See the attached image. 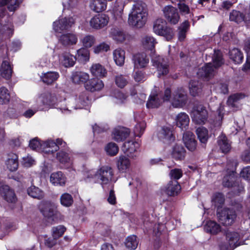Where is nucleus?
Returning <instances> with one entry per match:
<instances>
[{"instance_id": "f257e3e1", "label": "nucleus", "mask_w": 250, "mask_h": 250, "mask_svg": "<svg viewBox=\"0 0 250 250\" xmlns=\"http://www.w3.org/2000/svg\"><path fill=\"white\" fill-rule=\"evenodd\" d=\"M157 43L155 39L150 36H146L142 39L144 48L150 51L152 65L157 70L159 77L167 75L169 72V65L167 59L155 53L154 47Z\"/></svg>"}, {"instance_id": "f03ea898", "label": "nucleus", "mask_w": 250, "mask_h": 250, "mask_svg": "<svg viewBox=\"0 0 250 250\" xmlns=\"http://www.w3.org/2000/svg\"><path fill=\"white\" fill-rule=\"evenodd\" d=\"M85 180L86 182H98L104 187L111 182H115L114 179V171L111 167L104 166L98 169L96 172L90 171L86 175Z\"/></svg>"}, {"instance_id": "7ed1b4c3", "label": "nucleus", "mask_w": 250, "mask_h": 250, "mask_svg": "<svg viewBox=\"0 0 250 250\" xmlns=\"http://www.w3.org/2000/svg\"><path fill=\"white\" fill-rule=\"evenodd\" d=\"M147 10L145 3L140 1L134 4L129 14L128 24L131 26L141 28L147 20Z\"/></svg>"}, {"instance_id": "20e7f679", "label": "nucleus", "mask_w": 250, "mask_h": 250, "mask_svg": "<svg viewBox=\"0 0 250 250\" xmlns=\"http://www.w3.org/2000/svg\"><path fill=\"white\" fill-rule=\"evenodd\" d=\"M212 57L213 63L208 62L204 66V81H208L214 77L217 69L224 62L222 53L220 50H214Z\"/></svg>"}, {"instance_id": "39448f33", "label": "nucleus", "mask_w": 250, "mask_h": 250, "mask_svg": "<svg viewBox=\"0 0 250 250\" xmlns=\"http://www.w3.org/2000/svg\"><path fill=\"white\" fill-rule=\"evenodd\" d=\"M191 116L193 123L195 124L196 133L198 139L203 142V105L201 104H195L192 111Z\"/></svg>"}, {"instance_id": "423d86ee", "label": "nucleus", "mask_w": 250, "mask_h": 250, "mask_svg": "<svg viewBox=\"0 0 250 250\" xmlns=\"http://www.w3.org/2000/svg\"><path fill=\"white\" fill-rule=\"evenodd\" d=\"M153 29L156 34L164 37L167 41L170 40L174 35L172 29L168 27L162 19H158L154 21Z\"/></svg>"}, {"instance_id": "0eeeda50", "label": "nucleus", "mask_w": 250, "mask_h": 250, "mask_svg": "<svg viewBox=\"0 0 250 250\" xmlns=\"http://www.w3.org/2000/svg\"><path fill=\"white\" fill-rule=\"evenodd\" d=\"M219 222L225 226H231L235 221L237 214L234 209L225 208L217 212Z\"/></svg>"}, {"instance_id": "6e6552de", "label": "nucleus", "mask_w": 250, "mask_h": 250, "mask_svg": "<svg viewBox=\"0 0 250 250\" xmlns=\"http://www.w3.org/2000/svg\"><path fill=\"white\" fill-rule=\"evenodd\" d=\"M239 178L235 175V173L232 171L229 175L225 176L223 180V185L224 187L233 188L234 194H238L244 189V187L240 183Z\"/></svg>"}, {"instance_id": "1a4fd4ad", "label": "nucleus", "mask_w": 250, "mask_h": 250, "mask_svg": "<svg viewBox=\"0 0 250 250\" xmlns=\"http://www.w3.org/2000/svg\"><path fill=\"white\" fill-rule=\"evenodd\" d=\"M187 95L183 88H178L173 94L171 99L172 106L176 108H181L187 103Z\"/></svg>"}, {"instance_id": "9d476101", "label": "nucleus", "mask_w": 250, "mask_h": 250, "mask_svg": "<svg viewBox=\"0 0 250 250\" xmlns=\"http://www.w3.org/2000/svg\"><path fill=\"white\" fill-rule=\"evenodd\" d=\"M164 17L168 22L171 24H177L179 20L180 16L178 10L171 5H167L162 10Z\"/></svg>"}, {"instance_id": "9b49d317", "label": "nucleus", "mask_w": 250, "mask_h": 250, "mask_svg": "<svg viewBox=\"0 0 250 250\" xmlns=\"http://www.w3.org/2000/svg\"><path fill=\"white\" fill-rule=\"evenodd\" d=\"M109 22V17L104 14L95 15L89 21L91 27L95 29H100L107 25Z\"/></svg>"}, {"instance_id": "f8f14e48", "label": "nucleus", "mask_w": 250, "mask_h": 250, "mask_svg": "<svg viewBox=\"0 0 250 250\" xmlns=\"http://www.w3.org/2000/svg\"><path fill=\"white\" fill-rule=\"evenodd\" d=\"M74 24V20L72 17L62 18L54 22L53 28L56 32H61L70 29Z\"/></svg>"}, {"instance_id": "ddd939ff", "label": "nucleus", "mask_w": 250, "mask_h": 250, "mask_svg": "<svg viewBox=\"0 0 250 250\" xmlns=\"http://www.w3.org/2000/svg\"><path fill=\"white\" fill-rule=\"evenodd\" d=\"M78 41V36L74 33H66L62 34L59 38V42L65 47H69L77 44Z\"/></svg>"}, {"instance_id": "4468645a", "label": "nucleus", "mask_w": 250, "mask_h": 250, "mask_svg": "<svg viewBox=\"0 0 250 250\" xmlns=\"http://www.w3.org/2000/svg\"><path fill=\"white\" fill-rule=\"evenodd\" d=\"M40 210L43 215L47 218H52L57 215V207L54 203L46 202L40 208Z\"/></svg>"}, {"instance_id": "2eb2a0df", "label": "nucleus", "mask_w": 250, "mask_h": 250, "mask_svg": "<svg viewBox=\"0 0 250 250\" xmlns=\"http://www.w3.org/2000/svg\"><path fill=\"white\" fill-rule=\"evenodd\" d=\"M158 91L159 88L158 87L154 88L146 103L147 108L158 107L162 104L163 100Z\"/></svg>"}, {"instance_id": "dca6fc26", "label": "nucleus", "mask_w": 250, "mask_h": 250, "mask_svg": "<svg viewBox=\"0 0 250 250\" xmlns=\"http://www.w3.org/2000/svg\"><path fill=\"white\" fill-rule=\"evenodd\" d=\"M76 58L70 52L65 51L59 55V61L64 67L73 66L76 62Z\"/></svg>"}, {"instance_id": "f3484780", "label": "nucleus", "mask_w": 250, "mask_h": 250, "mask_svg": "<svg viewBox=\"0 0 250 250\" xmlns=\"http://www.w3.org/2000/svg\"><path fill=\"white\" fill-rule=\"evenodd\" d=\"M134 67L142 68L146 67L149 62V58L145 53H137L133 57Z\"/></svg>"}, {"instance_id": "a211bd4d", "label": "nucleus", "mask_w": 250, "mask_h": 250, "mask_svg": "<svg viewBox=\"0 0 250 250\" xmlns=\"http://www.w3.org/2000/svg\"><path fill=\"white\" fill-rule=\"evenodd\" d=\"M159 139L166 144H169L174 140V137L171 129L167 127H164L158 133Z\"/></svg>"}, {"instance_id": "6ab92c4d", "label": "nucleus", "mask_w": 250, "mask_h": 250, "mask_svg": "<svg viewBox=\"0 0 250 250\" xmlns=\"http://www.w3.org/2000/svg\"><path fill=\"white\" fill-rule=\"evenodd\" d=\"M129 130L124 127L115 128L112 132L113 139L117 142L125 140L129 135Z\"/></svg>"}, {"instance_id": "aec40b11", "label": "nucleus", "mask_w": 250, "mask_h": 250, "mask_svg": "<svg viewBox=\"0 0 250 250\" xmlns=\"http://www.w3.org/2000/svg\"><path fill=\"white\" fill-rule=\"evenodd\" d=\"M41 149L45 153L52 154L58 151L59 147L55 144V141L48 139L42 143Z\"/></svg>"}, {"instance_id": "412c9836", "label": "nucleus", "mask_w": 250, "mask_h": 250, "mask_svg": "<svg viewBox=\"0 0 250 250\" xmlns=\"http://www.w3.org/2000/svg\"><path fill=\"white\" fill-rule=\"evenodd\" d=\"M183 140L186 147L190 151H193L196 148V142L193 133L187 131L183 134Z\"/></svg>"}, {"instance_id": "4be33fe9", "label": "nucleus", "mask_w": 250, "mask_h": 250, "mask_svg": "<svg viewBox=\"0 0 250 250\" xmlns=\"http://www.w3.org/2000/svg\"><path fill=\"white\" fill-rule=\"evenodd\" d=\"M89 7L93 12H101L106 9L107 2L104 0H89Z\"/></svg>"}, {"instance_id": "5701e85b", "label": "nucleus", "mask_w": 250, "mask_h": 250, "mask_svg": "<svg viewBox=\"0 0 250 250\" xmlns=\"http://www.w3.org/2000/svg\"><path fill=\"white\" fill-rule=\"evenodd\" d=\"M175 122L178 127L182 130H186L189 125V118L186 113L181 112L176 116Z\"/></svg>"}, {"instance_id": "b1692460", "label": "nucleus", "mask_w": 250, "mask_h": 250, "mask_svg": "<svg viewBox=\"0 0 250 250\" xmlns=\"http://www.w3.org/2000/svg\"><path fill=\"white\" fill-rule=\"evenodd\" d=\"M50 181L54 186H63L65 184L66 177L61 171H57L51 174Z\"/></svg>"}, {"instance_id": "393cba45", "label": "nucleus", "mask_w": 250, "mask_h": 250, "mask_svg": "<svg viewBox=\"0 0 250 250\" xmlns=\"http://www.w3.org/2000/svg\"><path fill=\"white\" fill-rule=\"evenodd\" d=\"M2 20L0 19V39L8 38L13 34V25L10 22L2 24Z\"/></svg>"}, {"instance_id": "a878e982", "label": "nucleus", "mask_w": 250, "mask_h": 250, "mask_svg": "<svg viewBox=\"0 0 250 250\" xmlns=\"http://www.w3.org/2000/svg\"><path fill=\"white\" fill-rule=\"evenodd\" d=\"M125 6L124 3L122 0H118L114 3L111 12L116 20L122 19Z\"/></svg>"}, {"instance_id": "bb28decb", "label": "nucleus", "mask_w": 250, "mask_h": 250, "mask_svg": "<svg viewBox=\"0 0 250 250\" xmlns=\"http://www.w3.org/2000/svg\"><path fill=\"white\" fill-rule=\"evenodd\" d=\"M217 143L220 150L223 153H227L230 151L231 149L230 143L224 134L222 133L218 137Z\"/></svg>"}, {"instance_id": "cd10ccee", "label": "nucleus", "mask_w": 250, "mask_h": 250, "mask_svg": "<svg viewBox=\"0 0 250 250\" xmlns=\"http://www.w3.org/2000/svg\"><path fill=\"white\" fill-rule=\"evenodd\" d=\"M181 190V186L177 181H170L166 187L165 191L169 196L177 195Z\"/></svg>"}, {"instance_id": "c85d7f7f", "label": "nucleus", "mask_w": 250, "mask_h": 250, "mask_svg": "<svg viewBox=\"0 0 250 250\" xmlns=\"http://www.w3.org/2000/svg\"><path fill=\"white\" fill-rule=\"evenodd\" d=\"M104 85L103 82L97 79H92L89 80L85 84V88L91 92L101 90Z\"/></svg>"}, {"instance_id": "c756f323", "label": "nucleus", "mask_w": 250, "mask_h": 250, "mask_svg": "<svg viewBox=\"0 0 250 250\" xmlns=\"http://www.w3.org/2000/svg\"><path fill=\"white\" fill-rule=\"evenodd\" d=\"M73 103L75 104L74 109H81L83 108L88 104V98L85 92L81 93L78 97H76L73 100Z\"/></svg>"}, {"instance_id": "7c9ffc66", "label": "nucleus", "mask_w": 250, "mask_h": 250, "mask_svg": "<svg viewBox=\"0 0 250 250\" xmlns=\"http://www.w3.org/2000/svg\"><path fill=\"white\" fill-rule=\"evenodd\" d=\"M130 167L129 159L125 156H120L117 158V167L120 172H125Z\"/></svg>"}, {"instance_id": "2f4dec72", "label": "nucleus", "mask_w": 250, "mask_h": 250, "mask_svg": "<svg viewBox=\"0 0 250 250\" xmlns=\"http://www.w3.org/2000/svg\"><path fill=\"white\" fill-rule=\"evenodd\" d=\"M71 79L73 82L75 83H83L89 80V75L84 72L76 71L72 73Z\"/></svg>"}, {"instance_id": "473e14b6", "label": "nucleus", "mask_w": 250, "mask_h": 250, "mask_svg": "<svg viewBox=\"0 0 250 250\" xmlns=\"http://www.w3.org/2000/svg\"><path fill=\"white\" fill-rule=\"evenodd\" d=\"M109 36L117 42H122L125 41L126 35L120 29L117 27L111 28L109 32Z\"/></svg>"}, {"instance_id": "72a5a7b5", "label": "nucleus", "mask_w": 250, "mask_h": 250, "mask_svg": "<svg viewBox=\"0 0 250 250\" xmlns=\"http://www.w3.org/2000/svg\"><path fill=\"white\" fill-rule=\"evenodd\" d=\"M96 42L95 37L90 34L84 35L80 38V42L83 47L89 48L93 46Z\"/></svg>"}, {"instance_id": "f704fd0d", "label": "nucleus", "mask_w": 250, "mask_h": 250, "mask_svg": "<svg viewBox=\"0 0 250 250\" xmlns=\"http://www.w3.org/2000/svg\"><path fill=\"white\" fill-rule=\"evenodd\" d=\"M18 157L15 153H10L8 155L6 162V165L9 170L13 171L17 169L18 167Z\"/></svg>"}, {"instance_id": "c9c22d12", "label": "nucleus", "mask_w": 250, "mask_h": 250, "mask_svg": "<svg viewBox=\"0 0 250 250\" xmlns=\"http://www.w3.org/2000/svg\"><path fill=\"white\" fill-rule=\"evenodd\" d=\"M140 146L138 142L133 141L126 142L124 143L123 149L128 155L131 156V154L135 152Z\"/></svg>"}, {"instance_id": "e433bc0d", "label": "nucleus", "mask_w": 250, "mask_h": 250, "mask_svg": "<svg viewBox=\"0 0 250 250\" xmlns=\"http://www.w3.org/2000/svg\"><path fill=\"white\" fill-rule=\"evenodd\" d=\"M227 239L229 241L230 249H234L240 245L238 241L240 239L239 234L236 232H229L226 234Z\"/></svg>"}, {"instance_id": "4c0bfd02", "label": "nucleus", "mask_w": 250, "mask_h": 250, "mask_svg": "<svg viewBox=\"0 0 250 250\" xmlns=\"http://www.w3.org/2000/svg\"><path fill=\"white\" fill-rule=\"evenodd\" d=\"M51 96L48 94H43L39 96L36 99V104L38 106V109H43V106L47 105H51L50 101Z\"/></svg>"}, {"instance_id": "58836bf2", "label": "nucleus", "mask_w": 250, "mask_h": 250, "mask_svg": "<svg viewBox=\"0 0 250 250\" xmlns=\"http://www.w3.org/2000/svg\"><path fill=\"white\" fill-rule=\"evenodd\" d=\"M0 75L6 79H9L12 74V69L8 61H3L0 69Z\"/></svg>"}, {"instance_id": "ea45409f", "label": "nucleus", "mask_w": 250, "mask_h": 250, "mask_svg": "<svg viewBox=\"0 0 250 250\" xmlns=\"http://www.w3.org/2000/svg\"><path fill=\"white\" fill-rule=\"evenodd\" d=\"M113 59L116 64L122 66L124 64L125 60V51L121 48H117L113 52Z\"/></svg>"}, {"instance_id": "a19ab883", "label": "nucleus", "mask_w": 250, "mask_h": 250, "mask_svg": "<svg viewBox=\"0 0 250 250\" xmlns=\"http://www.w3.org/2000/svg\"><path fill=\"white\" fill-rule=\"evenodd\" d=\"M204 230L207 232L216 234L221 231L220 226L213 221H207L204 226Z\"/></svg>"}, {"instance_id": "79ce46f5", "label": "nucleus", "mask_w": 250, "mask_h": 250, "mask_svg": "<svg viewBox=\"0 0 250 250\" xmlns=\"http://www.w3.org/2000/svg\"><path fill=\"white\" fill-rule=\"evenodd\" d=\"M3 189V196L4 199L9 203H15L17 199L14 191L7 186H4Z\"/></svg>"}, {"instance_id": "37998d69", "label": "nucleus", "mask_w": 250, "mask_h": 250, "mask_svg": "<svg viewBox=\"0 0 250 250\" xmlns=\"http://www.w3.org/2000/svg\"><path fill=\"white\" fill-rule=\"evenodd\" d=\"M90 72L93 76L96 77H103L106 73L104 67L100 63L93 64L90 67Z\"/></svg>"}, {"instance_id": "c03bdc74", "label": "nucleus", "mask_w": 250, "mask_h": 250, "mask_svg": "<svg viewBox=\"0 0 250 250\" xmlns=\"http://www.w3.org/2000/svg\"><path fill=\"white\" fill-rule=\"evenodd\" d=\"M59 77V74L56 72H47L42 76L41 78L43 83L51 84L56 81Z\"/></svg>"}, {"instance_id": "a18cd8bd", "label": "nucleus", "mask_w": 250, "mask_h": 250, "mask_svg": "<svg viewBox=\"0 0 250 250\" xmlns=\"http://www.w3.org/2000/svg\"><path fill=\"white\" fill-rule=\"evenodd\" d=\"M229 58L236 63H240L243 60L242 52L237 48H233L229 52Z\"/></svg>"}, {"instance_id": "49530a36", "label": "nucleus", "mask_w": 250, "mask_h": 250, "mask_svg": "<svg viewBox=\"0 0 250 250\" xmlns=\"http://www.w3.org/2000/svg\"><path fill=\"white\" fill-rule=\"evenodd\" d=\"M27 191L29 196L34 198L41 199L44 196L43 192L39 188L34 186L29 187L27 189Z\"/></svg>"}, {"instance_id": "de8ad7c7", "label": "nucleus", "mask_w": 250, "mask_h": 250, "mask_svg": "<svg viewBox=\"0 0 250 250\" xmlns=\"http://www.w3.org/2000/svg\"><path fill=\"white\" fill-rule=\"evenodd\" d=\"M185 150L181 145H176L173 149L172 152V157L177 160H182L185 157Z\"/></svg>"}, {"instance_id": "09e8293b", "label": "nucleus", "mask_w": 250, "mask_h": 250, "mask_svg": "<svg viewBox=\"0 0 250 250\" xmlns=\"http://www.w3.org/2000/svg\"><path fill=\"white\" fill-rule=\"evenodd\" d=\"M244 15L239 11L233 10L229 14V20L238 23L244 21Z\"/></svg>"}, {"instance_id": "8fccbe9b", "label": "nucleus", "mask_w": 250, "mask_h": 250, "mask_svg": "<svg viewBox=\"0 0 250 250\" xmlns=\"http://www.w3.org/2000/svg\"><path fill=\"white\" fill-rule=\"evenodd\" d=\"M57 159L62 164H71L72 161L68 154L63 151H60L57 153Z\"/></svg>"}, {"instance_id": "3c124183", "label": "nucleus", "mask_w": 250, "mask_h": 250, "mask_svg": "<svg viewBox=\"0 0 250 250\" xmlns=\"http://www.w3.org/2000/svg\"><path fill=\"white\" fill-rule=\"evenodd\" d=\"M88 48L82 47L77 51L78 59L82 62H87L89 60V51Z\"/></svg>"}, {"instance_id": "603ef678", "label": "nucleus", "mask_w": 250, "mask_h": 250, "mask_svg": "<svg viewBox=\"0 0 250 250\" xmlns=\"http://www.w3.org/2000/svg\"><path fill=\"white\" fill-rule=\"evenodd\" d=\"M10 94L8 90L5 87L0 88V104H7L10 100Z\"/></svg>"}, {"instance_id": "864d4df0", "label": "nucleus", "mask_w": 250, "mask_h": 250, "mask_svg": "<svg viewBox=\"0 0 250 250\" xmlns=\"http://www.w3.org/2000/svg\"><path fill=\"white\" fill-rule=\"evenodd\" d=\"M60 202L63 206L69 207L72 205L73 203V199L70 194L67 193H65L61 196Z\"/></svg>"}, {"instance_id": "5fc2aeb1", "label": "nucleus", "mask_w": 250, "mask_h": 250, "mask_svg": "<svg viewBox=\"0 0 250 250\" xmlns=\"http://www.w3.org/2000/svg\"><path fill=\"white\" fill-rule=\"evenodd\" d=\"M138 241L137 240L136 236L131 235L128 236L125 242V246L130 250H135L137 247Z\"/></svg>"}, {"instance_id": "6e6d98bb", "label": "nucleus", "mask_w": 250, "mask_h": 250, "mask_svg": "<svg viewBox=\"0 0 250 250\" xmlns=\"http://www.w3.org/2000/svg\"><path fill=\"white\" fill-rule=\"evenodd\" d=\"M244 49L248 55V58L246 63L243 67V69L247 70L250 69V37L245 41Z\"/></svg>"}, {"instance_id": "4d7b16f0", "label": "nucleus", "mask_w": 250, "mask_h": 250, "mask_svg": "<svg viewBox=\"0 0 250 250\" xmlns=\"http://www.w3.org/2000/svg\"><path fill=\"white\" fill-rule=\"evenodd\" d=\"M212 200L215 206L221 208L225 202V196L222 193H216L213 195Z\"/></svg>"}, {"instance_id": "13d9d810", "label": "nucleus", "mask_w": 250, "mask_h": 250, "mask_svg": "<svg viewBox=\"0 0 250 250\" xmlns=\"http://www.w3.org/2000/svg\"><path fill=\"white\" fill-rule=\"evenodd\" d=\"M126 96L120 91H116L112 98V101L116 104H121L125 101Z\"/></svg>"}, {"instance_id": "bf43d9fd", "label": "nucleus", "mask_w": 250, "mask_h": 250, "mask_svg": "<svg viewBox=\"0 0 250 250\" xmlns=\"http://www.w3.org/2000/svg\"><path fill=\"white\" fill-rule=\"evenodd\" d=\"M107 153L110 156L116 155L119 151V148L115 143H110L105 147Z\"/></svg>"}, {"instance_id": "052dcab7", "label": "nucleus", "mask_w": 250, "mask_h": 250, "mask_svg": "<svg viewBox=\"0 0 250 250\" xmlns=\"http://www.w3.org/2000/svg\"><path fill=\"white\" fill-rule=\"evenodd\" d=\"M66 228L63 226L60 225L54 227L52 229V236L57 239L62 236Z\"/></svg>"}, {"instance_id": "680f3d73", "label": "nucleus", "mask_w": 250, "mask_h": 250, "mask_svg": "<svg viewBox=\"0 0 250 250\" xmlns=\"http://www.w3.org/2000/svg\"><path fill=\"white\" fill-rule=\"evenodd\" d=\"M7 8L11 12L15 11L22 2V0H7Z\"/></svg>"}, {"instance_id": "e2e57ef3", "label": "nucleus", "mask_w": 250, "mask_h": 250, "mask_svg": "<svg viewBox=\"0 0 250 250\" xmlns=\"http://www.w3.org/2000/svg\"><path fill=\"white\" fill-rule=\"evenodd\" d=\"M189 91L191 95L195 96L201 91V88L198 85V82L191 81L189 83Z\"/></svg>"}, {"instance_id": "0e129e2a", "label": "nucleus", "mask_w": 250, "mask_h": 250, "mask_svg": "<svg viewBox=\"0 0 250 250\" xmlns=\"http://www.w3.org/2000/svg\"><path fill=\"white\" fill-rule=\"evenodd\" d=\"M244 98V95L241 93H237L231 95L229 98L227 103L229 105L234 106L235 103L237 102L239 100Z\"/></svg>"}, {"instance_id": "69168bd1", "label": "nucleus", "mask_w": 250, "mask_h": 250, "mask_svg": "<svg viewBox=\"0 0 250 250\" xmlns=\"http://www.w3.org/2000/svg\"><path fill=\"white\" fill-rule=\"evenodd\" d=\"M93 49L94 53L97 54L104 52H107L109 49V46L104 42H102L95 46Z\"/></svg>"}, {"instance_id": "338daca9", "label": "nucleus", "mask_w": 250, "mask_h": 250, "mask_svg": "<svg viewBox=\"0 0 250 250\" xmlns=\"http://www.w3.org/2000/svg\"><path fill=\"white\" fill-rule=\"evenodd\" d=\"M128 81L125 76L120 75L116 77L115 83L118 87L123 88L126 85Z\"/></svg>"}, {"instance_id": "774afa93", "label": "nucleus", "mask_w": 250, "mask_h": 250, "mask_svg": "<svg viewBox=\"0 0 250 250\" xmlns=\"http://www.w3.org/2000/svg\"><path fill=\"white\" fill-rule=\"evenodd\" d=\"M146 127L144 123H140L137 124L134 127V132L135 136L140 137L143 134Z\"/></svg>"}]
</instances>
